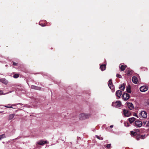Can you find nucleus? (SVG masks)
Masks as SVG:
<instances>
[{"mask_svg":"<svg viewBox=\"0 0 149 149\" xmlns=\"http://www.w3.org/2000/svg\"><path fill=\"white\" fill-rule=\"evenodd\" d=\"M146 126L149 127V121L146 124Z\"/></svg>","mask_w":149,"mask_h":149,"instance_id":"obj_34","label":"nucleus"},{"mask_svg":"<svg viewBox=\"0 0 149 149\" xmlns=\"http://www.w3.org/2000/svg\"><path fill=\"white\" fill-rule=\"evenodd\" d=\"M148 90V87L146 86H143L140 88V91L142 92H145Z\"/></svg>","mask_w":149,"mask_h":149,"instance_id":"obj_5","label":"nucleus"},{"mask_svg":"<svg viewBox=\"0 0 149 149\" xmlns=\"http://www.w3.org/2000/svg\"><path fill=\"white\" fill-rule=\"evenodd\" d=\"M4 106L8 108H13L12 107H11V106L9 107V106Z\"/></svg>","mask_w":149,"mask_h":149,"instance_id":"obj_31","label":"nucleus"},{"mask_svg":"<svg viewBox=\"0 0 149 149\" xmlns=\"http://www.w3.org/2000/svg\"><path fill=\"white\" fill-rule=\"evenodd\" d=\"M6 137V136L5 134H3L2 135H0V139H1L3 138H5Z\"/></svg>","mask_w":149,"mask_h":149,"instance_id":"obj_22","label":"nucleus"},{"mask_svg":"<svg viewBox=\"0 0 149 149\" xmlns=\"http://www.w3.org/2000/svg\"><path fill=\"white\" fill-rule=\"evenodd\" d=\"M139 116L141 118H146L147 117V113L145 111H142L139 113Z\"/></svg>","mask_w":149,"mask_h":149,"instance_id":"obj_2","label":"nucleus"},{"mask_svg":"<svg viewBox=\"0 0 149 149\" xmlns=\"http://www.w3.org/2000/svg\"><path fill=\"white\" fill-rule=\"evenodd\" d=\"M134 123L136 126L139 127H141L142 125V122L139 120L135 121Z\"/></svg>","mask_w":149,"mask_h":149,"instance_id":"obj_7","label":"nucleus"},{"mask_svg":"<svg viewBox=\"0 0 149 149\" xmlns=\"http://www.w3.org/2000/svg\"><path fill=\"white\" fill-rule=\"evenodd\" d=\"M13 65H17V63L15 62H13Z\"/></svg>","mask_w":149,"mask_h":149,"instance_id":"obj_32","label":"nucleus"},{"mask_svg":"<svg viewBox=\"0 0 149 149\" xmlns=\"http://www.w3.org/2000/svg\"><path fill=\"white\" fill-rule=\"evenodd\" d=\"M113 127V125H111L110 126V127L111 128H112V127Z\"/></svg>","mask_w":149,"mask_h":149,"instance_id":"obj_36","label":"nucleus"},{"mask_svg":"<svg viewBox=\"0 0 149 149\" xmlns=\"http://www.w3.org/2000/svg\"><path fill=\"white\" fill-rule=\"evenodd\" d=\"M126 66H124L123 65H121L120 66V69L122 71H123L126 68Z\"/></svg>","mask_w":149,"mask_h":149,"instance_id":"obj_21","label":"nucleus"},{"mask_svg":"<svg viewBox=\"0 0 149 149\" xmlns=\"http://www.w3.org/2000/svg\"><path fill=\"white\" fill-rule=\"evenodd\" d=\"M130 96L129 94L127 93H124L122 97L124 101H126L130 98Z\"/></svg>","mask_w":149,"mask_h":149,"instance_id":"obj_4","label":"nucleus"},{"mask_svg":"<svg viewBox=\"0 0 149 149\" xmlns=\"http://www.w3.org/2000/svg\"><path fill=\"white\" fill-rule=\"evenodd\" d=\"M49 143L48 142V143ZM46 143H47L46 141L41 140L37 142V143L40 145H43Z\"/></svg>","mask_w":149,"mask_h":149,"instance_id":"obj_12","label":"nucleus"},{"mask_svg":"<svg viewBox=\"0 0 149 149\" xmlns=\"http://www.w3.org/2000/svg\"><path fill=\"white\" fill-rule=\"evenodd\" d=\"M111 147V144H107V147L108 148H109L110 147Z\"/></svg>","mask_w":149,"mask_h":149,"instance_id":"obj_29","label":"nucleus"},{"mask_svg":"<svg viewBox=\"0 0 149 149\" xmlns=\"http://www.w3.org/2000/svg\"><path fill=\"white\" fill-rule=\"evenodd\" d=\"M126 90L128 93H131V87L130 86H128Z\"/></svg>","mask_w":149,"mask_h":149,"instance_id":"obj_20","label":"nucleus"},{"mask_svg":"<svg viewBox=\"0 0 149 149\" xmlns=\"http://www.w3.org/2000/svg\"><path fill=\"white\" fill-rule=\"evenodd\" d=\"M121 102L120 101H116L115 102H113L112 104V105L115 107L117 108L119 107L121 105Z\"/></svg>","mask_w":149,"mask_h":149,"instance_id":"obj_3","label":"nucleus"},{"mask_svg":"<svg viewBox=\"0 0 149 149\" xmlns=\"http://www.w3.org/2000/svg\"><path fill=\"white\" fill-rule=\"evenodd\" d=\"M19 77V75L18 74H16L13 75V77L15 78H17Z\"/></svg>","mask_w":149,"mask_h":149,"instance_id":"obj_23","label":"nucleus"},{"mask_svg":"<svg viewBox=\"0 0 149 149\" xmlns=\"http://www.w3.org/2000/svg\"><path fill=\"white\" fill-rule=\"evenodd\" d=\"M100 68L102 71L104 70L106 68V65L105 64L101 65L100 66Z\"/></svg>","mask_w":149,"mask_h":149,"instance_id":"obj_14","label":"nucleus"},{"mask_svg":"<svg viewBox=\"0 0 149 149\" xmlns=\"http://www.w3.org/2000/svg\"><path fill=\"white\" fill-rule=\"evenodd\" d=\"M126 73L128 75H130L131 74V70L130 69H127L125 70Z\"/></svg>","mask_w":149,"mask_h":149,"instance_id":"obj_19","label":"nucleus"},{"mask_svg":"<svg viewBox=\"0 0 149 149\" xmlns=\"http://www.w3.org/2000/svg\"><path fill=\"white\" fill-rule=\"evenodd\" d=\"M39 24L40 25H41L42 26H44L46 25L45 24H42V23H41V22H40Z\"/></svg>","mask_w":149,"mask_h":149,"instance_id":"obj_27","label":"nucleus"},{"mask_svg":"<svg viewBox=\"0 0 149 149\" xmlns=\"http://www.w3.org/2000/svg\"><path fill=\"white\" fill-rule=\"evenodd\" d=\"M0 81L5 84H7L8 83V81L5 79H0Z\"/></svg>","mask_w":149,"mask_h":149,"instance_id":"obj_13","label":"nucleus"},{"mask_svg":"<svg viewBox=\"0 0 149 149\" xmlns=\"http://www.w3.org/2000/svg\"><path fill=\"white\" fill-rule=\"evenodd\" d=\"M91 116L90 114L81 113L79 114V117L80 120H82L89 118Z\"/></svg>","mask_w":149,"mask_h":149,"instance_id":"obj_1","label":"nucleus"},{"mask_svg":"<svg viewBox=\"0 0 149 149\" xmlns=\"http://www.w3.org/2000/svg\"><path fill=\"white\" fill-rule=\"evenodd\" d=\"M96 137L98 139L100 140H102L103 139V138L102 137H101L98 136H96Z\"/></svg>","mask_w":149,"mask_h":149,"instance_id":"obj_25","label":"nucleus"},{"mask_svg":"<svg viewBox=\"0 0 149 149\" xmlns=\"http://www.w3.org/2000/svg\"><path fill=\"white\" fill-rule=\"evenodd\" d=\"M132 82L135 84H137L138 83V79L136 77H133L132 78Z\"/></svg>","mask_w":149,"mask_h":149,"instance_id":"obj_9","label":"nucleus"},{"mask_svg":"<svg viewBox=\"0 0 149 149\" xmlns=\"http://www.w3.org/2000/svg\"><path fill=\"white\" fill-rule=\"evenodd\" d=\"M134 116H135L137 117H138V116L136 113L134 114Z\"/></svg>","mask_w":149,"mask_h":149,"instance_id":"obj_33","label":"nucleus"},{"mask_svg":"<svg viewBox=\"0 0 149 149\" xmlns=\"http://www.w3.org/2000/svg\"><path fill=\"white\" fill-rule=\"evenodd\" d=\"M135 120H136L135 118L134 117L129 118L128 119L129 121L131 123H132V122H133Z\"/></svg>","mask_w":149,"mask_h":149,"instance_id":"obj_17","label":"nucleus"},{"mask_svg":"<svg viewBox=\"0 0 149 149\" xmlns=\"http://www.w3.org/2000/svg\"><path fill=\"white\" fill-rule=\"evenodd\" d=\"M31 88L32 89L36 90H40V87H37L36 86L33 85H31Z\"/></svg>","mask_w":149,"mask_h":149,"instance_id":"obj_15","label":"nucleus"},{"mask_svg":"<svg viewBox=\"0 0 149 149\" xmlns=\"http://www.w3.org/2000/svg\"><path fill=\"white\" fill-rule=\"evenodd\" d=\"M15 114H10L8 116V120H10L12 119L14 117Z\"/></svg>","mask_w":149,"mask_h":149,"instance_id":"obj_18","label":"nucleus"},{"mask_svg":"<svg viewBox=\"0 0 149 149\" xmlns=\"http://www.w3.org/2000/svg\"><path fill=\"white\" fill-rule=\"evenodd\" d=\"M148 133H149V129L148 130Z\"/></svg>","mask_w":149,"mask_h":149,"instance_id":"obj_37","label":"nucleus"},{"mask_svg":"<svg viewBox=\"0 0 149 149\" xmlns=\"http://www.w3.org/2000/svg\"><path fill=\"white\" fill-rule=\"evenodd\" d=\"M124 124H125V126H126L127 127H128L129 126L128 124L127 123H124Z\"/></svg>","mask_w":149,"mask_h":149,"instance_id":"obj_28","label":"nucleus"},{"mask_svg":"<svg viewBox=\"0 0 149 149\" xmlns=\"http://www.w3.org/2000/svg\"><path fill=\"white\" fill-rule=\"evenodd\" d=\"M3 93V91H0V94H1Z\"/></svg>","mask_w":149,"mask_h":149,"instance_id":"obj_35","label":"nucleus"},{"mask_svg":"<svg viewBox=\"0 0 149 149\" xmlns=\"http://www.w3.org/2000/svg\"><path fill=\"white\" fill-rule=\"evenodd\" d=\"M131 134L132 135H133V136H135L136 135V133L133 131H131L130 132Z\"/></svg>","mask_w":149,"mask_h":149,"instance_id":"obj_24","label":"nucleus"},{"mask_svg":"<svg viewBox=\"0 0 149 149\" xmlns=\"http://www.w3.org/2000/svg\"><path fill=\"white\" fill-rule=\"evenodd\" d=\"M127 106L130 110L134 108L133 104L131 103H127Z\"/></svg>","mask_w":149,"mask_h":149,"instance_id":"obj_11","label":"nucleus"},{"mask_svg":"<svg viewBox=\"0 0 149 149\" xmlns=\"http://www.w3.org/2000/svg\"><path fill=\"white\" fill-rule=\"evenodd\" d=\"M114 91H112L113 92H114Z\"/></svg>","mask_w":149,"mask_h":149,"instance_id":"obj_38","label":"nucleus"},{"mask_svg":"<svg viewBox=\"0 0 149 149\" xmlns=\"http://www.w3.org/2000/svg\"><path fill=\"white\" fill-rule=\"evenodd\" d=\"M116 76L117 77H118L119 78H121L122 77V76L118 74H116Z\"/></svg>","mask_w":149,"mask_h":149,"instance_id":"obj_26","label":"nucleus"},{"mask_svg":"<svg viewBox=\"0 0 149 149\" xmlns=\"http://www.w3.org/2000/svg\"><path fill=\"white\" fill-rule=\"evenodd\" d=\"M125 88V84H121L119 87V88L122 91H123Z\"/></svg>","mask_w":149,"mask_h":149,"instance_id":"obj_16","label":"nucleus"},{"mask_svg":"<svg viewBox=\"0 0 149 149\" xmlns=\"http://www.w3.org/2000/svg\"><path fill=\"white\" fill-rule=\"evenodd\" d=\"M108 85L109 88L111 90H113L114 88L113 85L112 80L110 79L109 80L108 82Z\"/></svg>","mask_w":149,"mask_h":149,"instance_id":"obj_6","label":"nucleus"},{"mask_svg":"<svg viewBox=\"0 0 149 149\" xmlns=\"http://www.w3.org/2000/svg\"><path fill=\"white\" fill-rule=\"evenodd\" d=\"M122 93V92L120 90H118L116 92V95L119 98L120 97Z\"/></svg>","mask_w":149,"mask_h":149,"instance_id":"obj_10","label":"nucleus"},{"mask_svg":"<svg viewBox=\"0 0 149 149\" xmlns=\"http://www.w3.org/2000/svg\"><path fill=\"white\" fill-rule=\"evenodd\" d=\"M124 115L125 116L128 117L130 115V113L126 109L123 110Z\"/></svg>","mask_w":149,"mask_h":149,"instance_id":"obj_8","label":"nucleus"},{"mask_svg":"<svg viewBox=\"0 0 149 149\" xmlns=\"http://www.w3.org/2000/svg\"><path fill=\"white\" fill-rule=\"evenodd\" d=\"M145 136V135H142L141 136V139H144V137Z\"/></svg>","mask_w":149,"mask_h":149,"instance_id":"obj_30","label":"nucleus"}]
</instances>
